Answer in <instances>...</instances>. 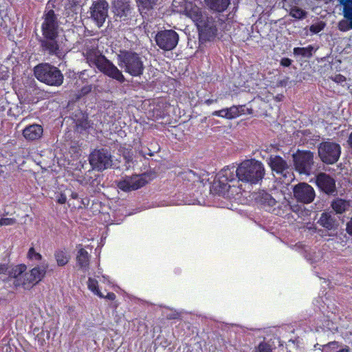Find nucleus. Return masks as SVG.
Returning a JSON list of instances; mask_svg holds the SVG:
<instances>
[{
	"mask_svg": "<svg viewBox=\"0 0 352 352\" xmlns=\"http://www.w3.org/2000/svg\"><path fill=\"white\" fill-rule=\"evenodd\" d=\"M265 174L264 165L254 159L246 160L236 168L228 166L218 173L212 184L211 190L228 199L234 198L241 192V188L234 184L239 182L257 184Z\"/></svg>",
	"mask_w": 352,
	"mask_h": 352,
	"instance_id": "nucleus-1",
	"label": "nucleus"
},
{
	"mask_svg": "<svg viewBox=\"0 0 352 352\" xmlns=\"http://www.w3.org/2000/svg\"><path fill=\"white\" fill-rule=\"evenodd\" d=\"M173 7L177 12H184L195 23L200 34L211 36L217 32V21L208 16L199 7L184 0H173Z\"/></svg>",
	"mask_w": 352,
	"mask_h": 352,
	"instance_id": "nucleus-2",
	"label": "nucleus"
},
{
	"mask_svg": "<svg viewBox=\"0 0 352 352\" xmlns=\"http://www.w3.org/2000/svg\"><path fill=\"white\" fill-rule=\"evenodd\" d=\"M42 23L43 38L41 40L42 50L58 58L65 56V51L58 41V23L54 10L47 11Z\"/></svg>",
	"mask_w": 352,
	"mask_h": 352,
	"instance_id": "nucleus-3",
	"label": "nucleus"
},
{
	"mask_svg": "<svg viewBox=\"0 0 352 352\" xmlns=\"http://www.w3.org/2000/svg\"><path fill=\"white\" fill-rule=\"evenodd\" d=\"M83 55L91 67H97L104 74L119 82H124L125 78L122 72L102 54L98 49L96 41H89L86 43Z\"/></svg>",
	"mask_w": 352,
	"mask_h": 352,
	"instance_id": "nucleus-4",
	"label": "nucleus"
},
{
	"mask_svg": "<svg viewBox=\"0 0 352 352\" xmlns=\"http://www.w3.org/2000/svg\"><path fill=\"white\" fill-rule=\"evenodd\" d=\"M35 77L48 85L58 87L63 82V76L56 67L48 63H42L34 69Z\"/></svg>",
	"mask_w": 352,
	"mask_h": 352,
	"instance_id": "nucleus-5",
	"label": "nucleus"
},
{
	"mask_svg": "<svg viewBox=\"0 0 352 352\" xmlns=\"http://www.w3.org/2000/svg\"><path fill=\"white\" fill-rule=\"evenodd\" d=\"M118 65L124 72L133 76H140L144 71V64L139 56L135 52L121 51L118 56Z\"/></svg>",
	"mask_w": 352,
	"mask_h": 352,
	"instance_id": "nucleus-6",
	"label": "nucleus"
},
{
	"mask_svg": "<svg viewBox=\"0 0 352 352\" xmlns=\"http://www.w3.org/2000/svg\"><path fill=\"white\" fill-rule=\"evenodd\" d=\"M341 148L339 144L324 142L318 146V155L321 160L326 164H333L340 158Z\"/></svg>",
	"mask_w": 352,
	"mask_h": 352,
	"instance_id": "nucleus-7",
	"label": "nucleus"
},
{
	"mask_svg": "<svg viewBox=\"0 0 352 352\" xmlns=\"http://www.w3.org/2000/svg\"><path fill=\"white\" fill-rule=\"evenodd\" d=\"M89 160L92 168L99 171L107 169L112 165L111 153L103 148L91 152Z\"/></svg>",
	"mask_w": 352,
	"mask_h": 352,
	"instance_id": "nucleus-8",
	"label": "nucleus"
},
{
	"mask_svg": "<svg viewBox=\"0 0 352 352\" xmlns=\"http://www.w3.org/2000/svg\"><path fill=\"white\" fill-rule=\"evenodd\" d=\"M179 35L173 30H166L159 32L155 36V41L160 48L169 51L173 50L177 45Z\"/></svg>",
	"mask_w": 352,
	"mask_h": 352,
	"instance_id": "nucleus-9",
	"label": "nucleus"
},
{
	"mask_svg": "<svg viewBox=\"0 0 352 352\" xmlns=\"http://www.w3.org/2000/svg\"><path fill=\"white\" fill-rule=\"evenodd\" d=\"M293 157L296 169L301 174L309 175L314 164V153L311 151H298Z\"/></svg>",
	"mask_w": 352,
	"mask_h": 352,
	"instance_id": "nucleus-10",
	"label": "nucleus"
},
{
	"mask_svg": "<svg viewBox=\"0 0 352 352\" xmlns=\"http://www.w3.org/2000/svg\"><path fill=\"white\" fill-rule=\"evenodd\" d=\"M27 267L25 265H18L8 268L7 280L11 283L14 287H22L27 289V283H25V271Z\"/></svg>",
	"mask_w": 352,
	"mask_h": 352,
	"instance_id": "nucleus-11",
	"label": "nucleus"
},
{
	"mask_svg": "<svg viewBox=\"0 0 352 352\" xmlns=\"http://www.w3.org/2000/svg\"><path fill=\"white\" fill-rule=\"evenodd\" d=\"M49 265L46 261H42L28 272H25V283L27 289L38 283L45 276Z\"/></svg>",
	"mask_w": 352,
	"mask_h": 352,
	"instance_id": "nucleus-12",
	"label": "nucleus"
},
{
	"mask_svg": "<svg viewBox=\"0 0 352 352\" xmlns=\"http://www.w3.org/2000/svg\"><path fill=\"white\" fill-rule=\"evenodd\" d=\"M107 2L99 0L93 3L91 8V16L98 27H101L108 16Z\"/></svg>",
	"mask_w": 352,
	"mask_h": 352,
	"instance_id": "nucleus-13",
	"label": "nucleus"
},
{
	"mask_svg": "<svg viewBox=\"0 0 352 352\" xmlns=\"http://www.w3.org/2000/svg\"><path fill=\"white\" fill-rule=\"evenodd\" d=\"M294 195L296 200L303 204H309L315 198L314 188L307 183H300L294 188Z\"/></svg>",
	"mask_w": 352,
	"mask_h": 352,
	"instance_id": "nucleus-14",
	"label": "nucleus"
},
{
	"mask_svg": "<svg viewBox=\"0 0 352 352\" xmlns=\"http://www.w3.org/2000/svg\"><path fill=\"white\" fill-rule=\"evenodd\" d=\"M146 182L143 175H135L132 177H125L118 182L117 186L119 189L124 192H128L142 187Z\"/></svg>",
	"mask_w": 352,
	"mask_h": 352,
	"instance_id": "nucleus-15",
	"label": "nucleus"
},
{
	"mask_svg": "<svg viewBox=\"0 0 352 352\" xmlns=\"http://www.w3.org/2000/svg\"><path fill=\"white\" fill-rule=\"evenodd\" d=\"M268 164L272 170L278 175L292 179V175L290 174V166L280 156H270L268 160Z\"/></svg>",
	"mask_w": 352,
	"mask_h": 352,
	"instance_id": "nucleus-16",
	"label": "nucleus"
},
{
	"mask_svg": "<svg viewBox=\"0 0 352 352\" xmlns=\"http://www.w3.org/2000/svg\"><path fill=\"white\" fill-rule=\"evenodd\" d=\"M22 135L28 142L36 141L42 138L43 128L38 124H30L23 129Z\"/></svg>",
	"mask_w": 352,
	"mask_h": 352,
	"instance_id": "nucleus-17",
	"label": "nucleus"
},
{
	"mask_svg": "<svg viewBox=\"0 0 352 352\" xmlns=\"http://www.w3.org/2000/svg\"><path fill=\"white\" fill-rule=\"evenodd\" d=\"M316 184L326 193H333L336 191L335 180L326 173H321L317 175Z\"/></svg>",
	"mask_w": 352,
	"mask_h": 352,
	"instance_id": "nucleus-18",
	"label": "nucleus"
},
{
	"mask_svg": "<svg viewBox=\"0 0 352 352\" xmlns=\"http://www.w3.org/2000/svg\"><path fill=\"white\" fill-rule=\"evenodd\" d=\"M255 199L266 210L274 212L275 208L274 207L276 205V201L271 195L265 191H261Z\"/></svg>",
	"mask_w": 352,
	"mask_h": 352,
	"instance_id": "nucleus-19",
	"label": "nucleus"
},
{
	"mask_svg": "<svg viewBox=\"0 0 352 352\" xmlns=\"http://www.w3.org/2000/svg\"><path fill=\"white\" fill-rule=\"evenodd\" d=\"M113 8L115 14L120 17L126 16L130 12L128 0H113Z\"/></svg>",
	"mask_w": 352,
	"mask_h": 352,
	"instance_id": "nucleus-20",
	"label": "nucleus"
},
{
	"mask_svg": "<svg viewBox=\"0 0 352 352\" xmlns=\"http://www.w3.org/2000/svg\"><path fill=\"white\" fill-rule=\"evenodd\" d=\"M206 7L217 12H223L230 3V0H204Z\"/></svg>",
	"mask_w": 352,
	"mask_h": 352,
	"instance_id": "nucleus-21",
	"label": "nucleus"
},
{
	"mask_svg": "<svg viewBox=\"0 0 352 352\" xmlns=\"http://www.w3.org/2000/svg\"><path fill=\"white\" fill-rule=\"evenodd\" d=\"M318 223L327 230H331L335 226V220L332 214L329 212H322Z\"/></svg>",
	"mask_w": 352,
	"mask_h": 352,
	"instance_id": "nucleus-22",
	"label": "nucleus"
},
{
	"mask_svg": "<svg viewBox=\"0 0 352 352\" xmlns=\"http://www.w3.org/2000/svg\"><path fill=\"white\" fill-rule=\"evenodd\" d=\"M343 7V16L346 19L352 28V0H338Z\"/></svg>",
	"mask_w": 352,
	"mask_h": 352,
	"instance_id": "nucleus-23",
	"label": "nucleus"
},
{
	"mask_svg": "<svg viewBox=\"0 0 352 352\" xmlns=\"http://www.w3.org/2000/svg\"><path fill=\"white\" fill-rule=\"evenodd\" d=\"M322 352H351L349 346L340 348L338 342H330L322 346Z\"/></svg>",
	"mask_w": 352,
	"mask_h": 352,
	"instance_id": "nucleus-24",
	"label": "nucleus"
},
{
	"mask_svg": "<svg viewBox=\"0 0 352 352\" xmlns=\"http://www.w3.org/2000/svg\"><path fill=\"white\" fill-rule=\"evenodd\" d=\"M89 261V256L88 252L83 248L78 250L77 255L78 265L84 270H87Z\"/></svg>",
	"mask_w": 352,
	"mask_h": 352,
	"instance_id": "nucleus-25",
	"label": "nucleus"
},
{
	"mask_svg": "<svg viewBox=\"0 0 352 352\" xmlns=\"http://www.w3.org/2000/svg\"><path fill=\"white\" fill-rule=\"evenodd\" d=\"M275 340H263L255 346L254 352H272L275 348Z\"/></svg>",
	"mask_w": 352,
	"mask_h": 352,
	"instance_id": "nucleus-26",
	"label": "nucleus"
},
{
	"mask_svg": "<svg viewBox=\"0 0 352 352\" xmlns=\"http://www.w3.org/2000/svg\"><path fill=\"white\" fill-rule=\"evenodd\" d=\"M349 206V204L346 200L342 199H336L331 203V207L337 213L341 214L344 212Z\"/></svg>",
	"mask_w": 352,
	"mask_h": 352,
	"instance_id": "nucleus-27",
	"label": "nucleus"
},
{
	"mask_svg": "<svg viewBox=\"0 0 352 352\" xmlns=\"http://www.w3.org/2000/svg\"><path fill=\"white\" fill-rule=\"evenodd\" d=\"M54 257L58 266L65 265L69 260V256L65 250H57L54 253Z\"/></svg>",
	"mask_w": 352,
	"mask_h": 352,
	"instance_id": "nucleus-28",
	"label": "nucleus"
},
{
	"mask_svg": "<svg viewBox=\"0 0 352 352\" xmlns=\"http://www.w3.org/2000/svg\"><path fill=\"white\" fill-rule=\"evenodd\" d=\"M314 52V47L309 45L306 47H294V54L295 56H300L302 57L309 58L312 56Z\"/></svg>",
	"mask_w": 352,
	"mask_h": 352,
	"instance_id": "nucleus-29",
	"label": "nucleus"
},
{
	"mask_svg": "<svg viewBox=\"0 0 352 352\" xmlns=\"http://www.w3.org/2000/svg\"><path fill=\"white\" fill-rule=\"evenodd\" d=\"M157 0H136L138 6L141 12H146L152 9Z\"/></svg>",
	"mask_w": 352,
	"mask_h": 352,
	"instance_id": "nucleus-30",
	"label": "nucleus"
},
{
	"mask_svg": "<svg viewBox=\"0 0 352 352\" xmlns=\"http://www.w3.org/2000/svg\"><path fill=\"white\" fill-rule=\"evenodd\" d=\"M289 15L296 19H303L307 16V12L296 6L287 10Z\"/></svg>",
	"mask_w": 352,
	"mask_h": 352,
	"instance_id": "nucleus-31",
	"label": "nucleus"
},
{
	"mask_svg": "<svg viewBox=\"0 0 352 352\" xmlns=\"http://www.w3.org/2000/svg\"><path fill=\"white\" fill-rule=\"evenodd\" d=\"M88 288L91 290L94 294L97 295L100 298H103L104 295L98 289V281L92 278H89L87 282Z\"/></svg>",
	"mask_w": 352,
	"mask_h": 352,
	"instance_id": "nucleus-32",
	"label": "nucleus"
},
{
	"mask_svg": "<svg viewBox=\"0 0 352 352\" xmlns=\"http://www.w3.org/2000/svg\"><path fill=\"white\" fill-rule=\"evenodd\" d=\"M305 257L311 263H316L322 259V253L319 250H314L307 253Z\"/></svg>",
	"mask_w": 352,
	"mask_h": 352,
	"instance_id": "nucleus-33",
	"label": "nucleus"
},
{
	"mask_svg": "<svg viewBox=\"0 0 352 352\" xmlns=\"http://www.w3.org/2000/svg\"><path fill=\"white\" fill-rule=\"evenodd\" d=\"M243 107L232 106L230 108H227V112L228 115V119H233L239 116L241 113Z\"/></svg>",
	"mask_w": 352,
	"mask_h": 352,
	"instance_id": "nucleus-34",
	"label": "nucleus"
},
{
	"mask_svg": "<svg viewBox=\"0 0 352 352\" xmlns=\"http://www.w3.org/2000/svg\"><path fill=\"white\" fill-rule=\"evenodd\" d=\"M27 257L31 261H42L43 256L42 255L36 252L35 249L33 247H31L27 254Z\"/></svg>",
	"mask_w": 352,
	"mask_h": 352,
	"instance_id": "nucleus-35",
	"label": "nucleus"
},
{
	"mask_svg": "<svg viewBox=\"0 0 352 352\" xmlns=\"http://www.w3.org/2000/svg\"><path fill=\"white\" fill-rule=\"evenodd\" d=\"M325 25L324 22L322 21H317L309 27V30L312 34H318L324 28Z\"/></svg>",
	"mask_w": 352,
	"mask_h": 352,
	"instance_id": "nucleus-36",
	"label": "nucleus"
},
{
	"mask_svg": "<svg viewBox=\"0 0 352 352\" xmlns=\"http://www.w3.org/2000/svg\"><path fill=\"white\" fill-rule=\"evenodd\" d=\"M70 192L69 189H66L63 192L58 193L56 196V201L60 204H63L66 202L67 196Z\"/></svg>",
	"mask_w": 352,
	"mask_h": 352,
	"instance_id": "nucleus-37",
	"label": "nucleus"
},
{
	"mask_svg": "<svg viewBox=\"0 0 352 352\" xmlns=\"http://www.w3.org/2000/svg\"><path fill=\"white\" fill-rule=\"evenodd\" d=\"M300 0H283V7L287 11L290 8L295 7L299 3Z\"/></svg>",
	"mask_w": 352,
	"mask_h": 352,
	"instance_id": "nucleus-38",
	"label": "nucleus"
},
{
	"mask_svg": "<svg viewBox=\"0 0 352 352\" xmlns=\"http://www.w3.org/2000/svg\"><path fill=\"white\" fill-rule=\"evenodd\" d=\"M16 222V219L10 217H2L0 219L1 226H8L15 224Z\"/></svg>",
	"mask_w": 352,
	"mask_h": 352,
	"instance_id": "nucleus-39",
	"label": "nucleus"
},
{
	"mask_svg": "<svg viewBox=\"0 0 352 352\" xmlns=\"http://www.w3.org/2000/svg\"><path fill=\"white\" fill-rule=\"evenodd\" d=\"M8 265L6 264H0V280L6 282L8 275Z\"/></svg>",
	"mask_w": 352,
	"mask_h": 352,
	"instance_id": "nucleus-40",
	"label": "nucleus"
},
{
	"mask_svg": "<svg viewBox=\"0 0 352 352\" xmlns=\"http://www.w3.org/2000/svg\"><path fill=\"white\" fill-rule=\"evenodd\" d=\"M212 116L225 118L228 119L227 109H223L221 110L215 111L212 113Z\"/></svg>",
	"mask_w": 352,
	"mask_h": 352,
	"instance_id": "nucleus-41",
	"label": "nucleus"
},
{
	"mask_svg": "<svg viewBox=\"0 0 352 352\" xmlns=\"http://www.w3.org/2000/svg\"><path fill=\"white\" fill-rule=\"evenodd\" d=\"M292 60L288 58H283L280 60V65L283 67H289L291 65Z\"/></svg>",
	"mask_w": 352,
	"mask_h": 352,
	"instance_id": "nucleus-42",
	"label": "nucleus"
},
{
	"mask_svg": "<svg viewBox=\"0 0 352 352\" xmlns=\"http://www.w3.org/2000/svg\"><path fill=\"white\" fill-rule=\"evenodd\" d=\"M91 91V85L84 86L81 89V91H80L81 94H80V95H85V94L89 93Z\"/></svg>",
	"mask_w": 352,
	"mask_h": 352,
	"instance_id": "nucleus-43",
	"label": "nucleus"
},
{
	"mask_svg": "<svg viewBox=\"0 0 352 352\" xmlns=\"http://www.w3.org/2000/svg\"><path fill=\"white\" fill-rule=\"evenodd\" d=\"M339 29L342 31H346L349 29L347 23L345 21L340 22Z\"/></svg>",
	"mask_w": 352,
	"mask_h": 352,
	"instance_id": "nucleus-44",
	"label": "nucleus"
},
{
	"mask_svg": "<svg viewBox=\"0 0 352 352\" xmlns=\"http://www.w3.org/2000/svg\"><path fill=\"white\" fill-rule=\"evenodd\" d=\"M103 298H107L109 300H113L116 298V295L113 292H109L106 296H104Z\"/></svg>",
	"mask_w": 352,
	"mask_h": 352,
	"instance_id": "nucleus-45",
	"label": "nucleus"
},
{
	"mask_svg": "<svg viewBox=\"0 0 352 352\" xmlns=\"http://www.w3.org/2000/svg\"><path fill=\"white\" fill-rule=\"evenodd\" d=\"M216 102H217V100H213V99H208V100H205V103H206L207 105H210V104H212V103Z\"/></svg>",
	"mask_w": 352,
	"mask_h": 352,
	"instance_id": "nucleus-46",
	"label": "nucleus"
},
{
	"mask_svg": "<svg viewBox=\"0 0 352 352\" xmlns=\"http://www.w3.org/2000/svg\"><path fill=\"white\" fill-rule=\"evenodd\" d=\"M347 142L350 146L351 148L352 149V133L350 134Z\"/></svg>",
	"mask_w": 352,
	"mask_h": 352,
	"instance_id": "nucleus-47",
	"label": "nucleus"
},
{
	"mask_svg": "<svg viewBox=\"0 0 352 352\" xmlns=\"http://www.w3.org/2000/svg\"><path fill=\"white\" fill-rule=\"evenodd\" d=\"M68 195H70L72 197V199H77L78 197V194L76 192H72L71 190Z\"/></svg>",
	"mask_w": 352,
	"mask_h": 352,
	"instance_id": "nucleus-48",
	"label": "nucleus"
},
{
	"mask_svg": "<svg viewBox=\"0 0 352 352\" xmlns=\"http://www.w3.org/2000/svg\"><path fill=\"white\" fill-rule=\"evenodd\" d=\"M348 225V228L351 230V232H352V217H351V221L347 223Z\"/></svg>",
	"mask_w": 352,
	"mask_h": 352,
	"instance_id": "nucleus-49",
	"label": "nucleus"
},
{
	"mask_svg": "<svg viewBox=\"0 0 352 352\" xmlns=\"http://www.w3.org/2000/svg\"><path fill=\"white\" fill-rule=\"evenodd\" d=\"M124 157H125V159H126V162L127 163H129V162H131V160H132V158H131V157L130 155H129V156H126V155H125V156H124Z\"/></svg>",
	"mask_w": 352,
	"mask_h": 352,
	"instance_id": "nucleus-50",
	"label": "nucleus"
},
{
	"mask_svg": "<svg viewBox=\"0 0 352 352\" xmlns=\"http://www.w3.org/2000/svg\"><path fill=\"white\" fill-rule=\"evenodd\" d=\"M102 278L104 279L103 281H107L108 283H110V280H109V277L102 276Z\"/></svg>",
	"mask_w": 352,
	"mask_h": 352,
	"instance_id": "nucleus-51",
	"label": "nucleus"
},
{
	"mask_svg": "<svg viewBox=\"0 0 352 352\" xmlns=\"http://www.w3.org/2000/svg\"><path fill=\"white\" fill-rule=\"evenodd\" d=\"M336 78L338 79L339 81H342L343 80L342 78H344V77L340 75L337 76Z\"/></svg>",
	"mask_w": 352,
	"mask_h": 352,
	"instance_id": "nucleus-52",
	"label": "nucleus"
},
{
	"mask_svg": "<svg viewBox=\"0 0 352 352\" xmlns=\"http://www.w3.org/2000/svg\"><path fill=\"white\" fill-rule=\"evenodd\" d=\"M3 172H4V170H3V166H1V165L0 164V175H1V173H3Z\"/></svg>",
	"mask_w": 352,
	"mask_h": 352,
	"instance_id": "nucleus-53",
	"label": "nucleus"
},
{
	"mask_svg": "<svg viewBox=\"0 0 352 352\" xmlns=\"http://www.w3.org/2000/svg\"><path fill=\"white\" fill-rule=\"evenodd\" d=\"M346 230H347V232L352 236V232H351V230L348 228V226H346Z\"/></svg>",
	"mask_w": 352,
	"mask_h": 352,
	"instance_id": "nucleus-54",
	"label": "nucleus"
},
{
	"mask_svg": "<svg viewBox=\"0 0 352 352\" xmlns=\"http://www.w3.org/2000/svg\"><path fill=\"white\" fill-rule=\"evenodd\" d=\"M327 327L329 329H333V327H331L329 326V324H327Z\"/></svg>",
	"mask_w": 352,
	"mask_h": 352,
	"instance_id": "nucleus-55",
	"label": "nucleus"
}]
</instances>
